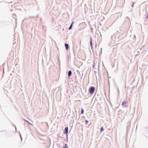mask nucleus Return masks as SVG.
Returning <instances> with one entry per match:
<instances>
[{
  "label": "nucleus",
  "mask_w": 148,
  "mask_h": 148,
  "mask_svg": "<svg viewBox=\"0 0 148 148\" xmlns=\"http://www.w3.org/2000/svg\"><path fill=\"white\" fill-rule=\"evenodd\" d=\"M95 90V88L94 87H91L89 90V91L91 94H93Z\"/></svg>",
  "instance_id": "1"
},
{
  "label": "nucleus",
  "mask_w": 148,
  "mask_h": 148,
  "mask_svg": "<svg viewBox=\"0 0 148 148\" xmlns=\"http://www.w3.org/2000/svg\"><path fill=\"white\" fill-rule=\"evenodd\" d=\"M68 127H66L65 128L64 131H65V134H67L68 133Z\"/></svg>",
  "instance_id": "2"
},
{
  "label": "nucleus",
  "mask_w": 148,
  "mask_h": 148,
  "mask_svg": "<svg viewBox=\"0 0 148 148\" xmlns=\"http://www.w3.org/2000/svg\"><path fill=\"white\" fill-rule=\"evenodd\" d=\"M66 49V50H68L69 49V46L68 44L65 43V44Z\"/></svg>",
  "instance_id": "3"
},
{
  "label": "nucleus",
  "mask_w": 148,
  "mask_h": 148,
  "mask_svg": "<svg viewBox=\"0 0 148 148\" xmlns=\"http://www.w3.org/2000/svg\"><path fill=\"white\" fill-rule=\"evenodd\" d=\"M90 46L91 47V48H92V38H90Z\"/></svg>",
  "instance_id": "4"
},
{
  "label": "nucleus",
  "mask_w": 148,
  "mask_h": 148,
  "mask_svg": "<svg viewBox=\"0 0 148 148\" xmlns=\"http://www.w3.org/2000/svg\"><path fill=\"white\" fill-rule=\"evenodd\" d=\"M72 73V72L71 71H69L68 72V76H69V78L70 76H71V74Z\"/></svg>",
  "instance_id": "5"
},
{
  "label": "nucleus",
  "mask_w": 148,
  "mask_h": 148,
  "mask_svg": "<svg viewBox=\"0 0 148 148\" xmlns=\"http://www.w3.org/2000/svg\"><path fill=\"white\" fill-rule=\"evenodd\" d=\"M127 103L126 101H123L122 103V106H124V105H125Z\"/></svg>",
  "instance_id": "6"
},
{
  "label": "nucleus",
  "mask_w": 148,
  "mask_h": 148,
  "mask_svg": "<svg viewBox=\"0 0 148 148\" xmlns=\"http://www.w3.org/2000/svg\"><path fill=\"white\" fill-rule=\"evenodd\" d=\"M73 23H74L73 22H72L71 24V25L70 27H69V29L70 30V29H71L72 26V25H73Z\"/></svg>",
  "instance_id": "7"
},
{
  "label": "nucleus",
  "mask_w": 148,
  "mask_h": 148,
  "mask_svg": "<svg viewBox=\"0 0 148 148\" xmlns=\"http://www.w3.org/2000/svg\"><path fill=\"white\" fill-rule=\"evenodd\" d=\"M103 127H102L101 129H100V131L101 132H102L103 131Z\"/></svg>",
  "instance_id": "8"
},
{
  "label": "nucleus",
  "mask_w": 148,
  "mask_h": 148,
  "mask_svg": "<svg viewBox=\"0 0 148 148\" xmlns=\"http://www.w3.org/2000/svg\"><path fill=\"white\" fill-rule=\"evenodd\" d=\"M84 111L82 109L81 112V114H82L84 113Z\"/></svg>",
  "instance_id": "9"
},
{
  "label": "nucleus",
  "mask_w": 148,
  "mask_h": 148,
  "mask_svg": "<svg viewBox=\"0 0 148 148\" xmlns=\"http://www.w3.org/2000/svg\"><path fill=\"white\" fill-rule=\"evenodd\" d=\"M26 121L27 123H29L30 125H32V126H33V125L32 124H31V123H29L28 121Z\"/></svg>",
  "instance_id": "10"
},
{
  "label": "nucleus",
  "mask_w": 148,
  "mask_h": 148,
  "mask_svg": "<svg viewBox=\"0 0 148 148\" xmlns=\"http://www.w3.org/2000/svg\"><path fill=\"white\" fill-rule=\"evenodd\" d=\"M26 121L27 123H29L30 125H32V126H33V125L32 124H31V123H29L28 121Z\"/></svg>",
  "instance_id": "11"
},
{
  "label": "nucleus",
  "mask_w": 148,
  "mask_h": 148,
  "mask_svg": "<svg viewBox=\"0 0 148 148\" xmlns=\"http://www.w3.org/2000/svg\"><path fill=\"white\" fill-rule=\"evenodd\" d=\"M26 121L27 123H29L30 125H32V126H33V125L32 124H31V123H29L28 121Z\"/></svg>",
  "instance_id": "12"
},
{
  "label": "nucleus",
  "mask_w": 148,
  "mask_h": 148,
  "mask_svg": "<svg viewBox=\"0 0 148 148\" xmlns=\"http://www.w3.org/2000/svg\"><path fill=\"white\" fill-rule=\"evenodd\" d=\"M65 146L64 147V148H68L66 144L65 145Z\"/></svg>",
  "instance_id": "13"
},
{
  "label": "nucleus",
  "mask_w": 148,
  "mask_h": 148,
  "mask_svg": "<svg viewBox=\"0 0 148 148\" xmlns=\"http://www.w3.org/2000/svg\"><path fill=\"white\" fill-rule=\"evenodd\" d=\"M88 122V121H86V124H87V123Z\"/></svg>",
  "instance_id": "14"
}]
</instances>
